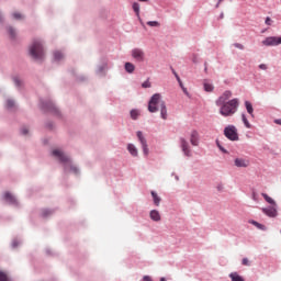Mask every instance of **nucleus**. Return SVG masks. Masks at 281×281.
I'll return each instance as SVG.
<instances>
[{"mask_svg":"<svg viewBox=\"0 0 281 281\" xmlns=\"http://www.w3.org/2000/svg\"><path fill=\"white\" fill-rule=\"evenodd\" d=\"M53 157H55L59 164H63L64 166V172H74V175H79L80 173V169H78V167L71 165V159L65 155V153H63L59 149H54L52 151Z\"/></svg>","mask_w":281,"mask_h":281,"instance_id":"obj_1","label":"nucleus"},{"mask_svg":"<svg viewBox=\"0 0 281 281\" xmlns=\"http://www.w3.org/2000/svg\"><path fill=\"white\" fill-rule=\"evenodd\" d=\"M30 56L34 60H43L45 58V48L43 47V41L34 40L30 46Z\"/></svg>","mask_w":281,"mask_h":281,"instance_id":"obj_2","label":"nucleus"},{"mask_svg":"<svg viewBox=\"0 0 281 281\" xmlns=\"http://www.w3.org/2000/svg\"><path fill=\"white\" fill-rule=\"evenodd\" d=\"M239 104L238 98L228 100L226 104L220 108V115H223V117H231V115H234V113L238 111Z\"/></svg>","mask_w":281,"mask_h":281,"instance_id":"obj_3","label":"nucleus"},{"mask_svg":"<svg viewBox=\"0 0 281 281\" xmlns=\"http://www.w3.org/2000/svg\"><path fill=\"white\" fill-rule=\"evenodd\" d=\"M40 109L43 111V113H52L53 115H56L57 117H60V110L56 108V103L52 100H43L40 101Z\"/></svg>","mask_w":281,"mask_h":281,"instance_id":"obj_4","label":"nucleus"},{"mask_svg":"<svg viewBox=\"0 0 281 281\" xmlns=\"http://www.w3.org/2000/svg\"><path fill=\"white\" fill-rule=\"evenodd\" d=\"M161 94L155 93L148 102L149 113H157V111H159V108L161 106Z\"/></svg>","mask_w":281,"mask_h":281,"instance_id":"obj_5","label":"nucleus"},{"mask_svg":"<svg viewBox=\"0 0 281 281\" xmlns=\"http://www.w3.org/2000/svg\"><path fill=\"white\" fill-rule=\"evenodd\" d=\"M224 135L229 142H238V130L234 125H228L224 128Z\"/></svg>","mask_w":281,"mask_h":281,"instance_id":"obj_6","label":"nucleus"},{"mask_svg":"<svg viewBox=\"0 0 281 281\" xmlns=\"http://www.w3.org/2000/svg\"><path fill=\"white\" fill-rule=\"evenodd\" d=\"M136 137L142 146L144 157H148L150 149H148V142L146 140V137H144V133L142 131H137Z\"/></svg>","mask_w":281,"mask_h":281,"instance_id":"obj_7","label":"nucleus"},{"mask_svg":"<svg viewBox=\"0 0 281 281\" xmlns=\"http://www.w3.org/2000/svg\"><path fill=\"white\" fill-rule=\"evenodd\" d=\"M261 212L265 216H268V218H276L278 217V204L261 207Z\"/></svg>","mask_w":281,"mask_h":281,"instance_id":"obj_8","label":"nucleus"},{"mask_svg":"<svg viewBox=\"0 0 281 281\" xmlns=\"http://www.w3.org/2000/svg\"><path fill=\"white\" fill-rule=\"evenodd\" d=\"M261 43L265 47H278L281 45V36H268Z\"/></svg>","mask_w":281,"mask_h":281,"instance_id":"obj_9","label":"nucleus"},{"mask_svg":"<svg viewBox=\"0 0 281 281\" xmlns=\"http://www.w3.org/2000/svg\"><path fill=\"white\" fill-rule=\"evenodd\" d=\"M132 58H134V60L137 63H144L146 54L142 48H134L132 49Z\"/></svg>","mask_w":281,"mask_h":281,"instance_id":"obj_10","label":"nucleus"},{"mask_svg":"<svg viewBox=\"0 0 281 281\" xmlns=\"http://www.w3.org/2000/svg\"><path fill=\"white\" fill-rule=\"evenodd\" d=\"M180 146L184 157H192V151L190 150V145L186 138H180Z\"/></svg>","mask_w":281,"mask_h":281,"instance_id":"obj_11","label":"nucleus"},{"mask_svg":"<svg viewBox=\"0 0 281 281\" xmlns=\"http://www.w3.org/2000/svg\"><path fill=\"white\" fill-rule=\"evenodd\" d=\"M3 199L7 203H9V205H14L15 207H18L19 201L14 195H12V193L7 191L3 195Z\"/></svg>","mask_w":281,"mask_h":281,"instance_id":"obj_12","label":"nucleus"},{"mask_svg":"<svg viewBox=\"0 0 281 281\" xmlns=\"http://www.w3.org/2000/svg\"><path fill=\"white\" fill-rule=\"evenodd\" d=\"M159 109L161 120H168V108L166 106V101L160 102Z\"/></svg>","mask_w":281,"mask_h":281,"instance_id":"obj_13","label":"nucleus"},{"mask_svg":"<svg viewBox=\"0 0 281 281\" xmlns=\"http://www.w3.org/2000/svg\"><path fill=\"white\" fill-rule=\"evenodd\" d=\"M235 166L236 168H247L249 166V160L245 158H236Z\"/></svg>","mask_w":281,"mask_h":281,"instance_id":"obj_14","label":"nucleus"},{"mask_svg":"<svg viewBox=\"0 0 281 281\" xmlns=\"http://www.w3.org/2000/svg\"><path fill=\"white\" fill-rule=\"evenodd\" d=\"M106 67H109V64L106 63V60H104L102 63V65H99L97 68V76H106V74L104 71H106Z\"/></svg>","mask_w":281,"mask_h":281,"instance_id":"obj_15","label":"nucleus"},{"mask_svg":"<svg viewBox=\"0 0 281 281\" xmlns=\"http://www.w3.org/2000/svg\"><path fill=\"white\" fill-rule=\"evenodd\" d=\"M190 142L192 146H199V132H196V130L191 132Z\"/></svg>","mask_w":281,"mask_h":281,"instance_id":"obj_16","label":"nucleus"},{"mask_svg":"<svg viewBox=\"0 0 281 281\" xmlns=\"http://www.w3.org/2000/svg\"><path fill=\"white\" fill-rule=\"evenodd\" d=\"M149 217L155 223H159V221H161V214H159V211H157V210H151L149 213Z\"/></svg>","mask_w":281,"mask_h":281,"instance_id":"obj_17","label":"nucleus"},{"mask_svg":"<svg viewBox=\"0 0 281 281\" xmlns=\"http://www.w3.org/2000/svg\"><path fill=\"white\" fill-rule=\"evenodd\" d=\"M127 150L130 155H132V157H137V155H139L137 147H135V145H133L132 143L127 144Z\"/></svg>","mask_w":281,"mask_h":281,"instance_id":"obj_18","label":"nucleus"},{"mask_svg":"<svg viewBox=\"0 0 281 281\" xmlns=\"http://www.w3.org/2000/svg\"><path fill=\"white\" fill-rule=\"evenodd\" d=\"M203 89L206 93H212V91H214V85L210 83L207 79H205L203 82Z\"/></svg>","mask_w":281,"mask_h":281,"instance_id":"obj_19","label":"nucleus"},{"mask_svg":"<svg viewBox=\"0 0 281 281\" xmlns=\"http://www.w3.org/2000/svg\"><path fill=\"white\" fill-rule=\"evenodd\" d=\"M150 194L153 198L154 205H156V207H159L161 203V198L155 191H151Z\"/></svg>","mask_w":281,"mask_h":281,"instance_id":"obj_20","label":"nucleus"},{"mask_svg":"<svg viewBox=\"0 0 281 281\" xmlns=\"http://www.w3.org/2000/svg\"><path fill=\"white\" fill-rule=\"evenodd\" d=\"M52 214H54L53 209H43L42 212H41V217L42 218H49V216H52Z\"/></svg>","mask_w":281,"mask_h":281,"instance_id":"obj_21","label":"nucleus"},{"mask_svg":"<svg viewBox=\"0 0 281 281\" xmlns=\"http://www.w3.org/2000/svg\"><path fill=\"white\" fill-rule=\"evenodd\" d=\"M226 103H227V99L223 95H220L215 101L216 106H220V109L225 106Z\"/></svg>","mask_w":281,"mask_h":281,"instance_id":"obj_22","label":"nucleus"},{"mask_svg":"<svg viewBox=\"0 0 281 281\" xmlns=\"http://www.w3.org/2000/svg\"><path fill=\"white\" fill-rule=\"evenodd\" d=\"M245 106H246V111L250 115V117H254V104H251L250 101H245Z\"/></svg>","mask_w":281,"mask_h":281,"instance_id":"obj_23","label":"nucleus"},{"mask_svg":"<svg viewBox=\"0 0 281 281\" xmlns=\"http://www.w3.org/2000/svg\"><path fill=\"white\" fill-rule=\"evenodd\" d=\"M261 196L265 199L266 203H269V205H278L276 200H273L269 194L267 193H261Z\"/></svg>","mask_w":281,"mask_h":281,"instance_id":"obj_24","label":"nucleus"},{"mask_svg":"<svg viewBox=\"0 0 281 281\" xmlns=\"http://www.w3.org/2000/svg\"><path fill=\"white\" fill-rule=\"evenodd\" d=\"M250 224L254 225L255 227H257V229H260L261 232H267V226L259 222L251 220Z\"/></svg>","mask_w":281,"mask_h":281,"instance_id":"obj_25","label":"nucleus"},{"mask_svg":"<svg viewBox=\"0 0 281 281\" xmlns=\"http://www.w3.org/2000/svg\"><path fill=\"white\" fill-rule=\"evenodd\" d=\"M171 74H173L179 87H183V81H181V77H179V74H177V70L172 66H170Z\"/></svg>","mask_w":281,"mask_h":281,"instance_id":"obj_26","label":"nucleus"},{"mask_svg":"<svg viewBox=\"0 0 281 281\" xmlns=\"http://www.w3.org/2000/svg\"><path fill=\"white\" fill-rule=\"evenodd\" d=\"M229 278L232 281H245V278H243L238 272H232L229 274Z\"/></svg>","mask_w":281,"mask_h":281,"instance_id":"obj_27","label":"nucleus"},{"mask_svg":"<svg viewBox=\"0 0 281 281\" xmlns=\"http://www.w3.org/2000/svg\"><path fill=\"white\" fill-rule=\"evenodd\" d=\"M7 32L12 41L16 38V31L12 26H7Z\"/></svg>","mask_w":281,"mask_h":281,"instance_id":"obj_28","label":"nucleus"},{"mask_svg":"<svg viewBox=\"0 0 281 281\" xmlns=\"http://www.w3.org/2000/svg\"><path fill=\"white\" fill-rule=\"evenodd\" d=\"M124 67L127 74H133V71H135V65H133L131 61L125 63Z\"/></svg>","mask_w":281,"mask_h":281,"instance_id":"obj_29","label":"nucleus"},{"mask_svg":"<svg viewBox=\"0 0 281 281\" xmlns=\"http://www.w3.org/2000/svg\"><path fill=\"white\" fill-rule=\"evenodd\" d=\"M131 119L132 120H138L139 119V110L133 109L130 112Z\"/></svg>","mask_w":281,"mask_h":281,"instance_id":"obj_30","label":"nucleus"},{"mask_svg":"<svg viewBox=\"0 0 281 281\" xmlns=\"http://www.w3.org/2000/svg\"><path fill=\"white\" fill-rule=\"evenodd\" d=\"M215 144H216L217 148L221 150V153H223L224 155H229V151L227 149H225V147H223V145H221V142L218 139L215 140Z\"/></svg>","mask_w":281,"mask_h":281,"instance_id":"obj_31","label":"nucleus"},{"mask_svg":"<svg viewBox=\"0 0 281 281\" xmlns=\"http://www.w3.org/2000/svg\"><path fill=\"white\" fill-rule=\"evenodd\" d=\"M132 8H133V11L135 12L137 19H139V2H133Z\"/></svg>","mask_w":281,"mask_h":281,"instance_id":"obj_32","label":"nucleus"},{"mask_svg":"<svg viewBox=\"0 0 281 281\" xmlns=\"http://www.w3.org/2000/svg\"><path fill=\"white\" fill-rule=\"evenodd\" d=\"M54 60L56 63H59V60H63V53H60L59 50H55L54 52Z\"/></svg>","mask_w":281,"mask_h":281,"instance_id":"obj_33","label":"nucleus"},{"mask_svg":"<svg viewBox=\"0 0 281 281\" xmlns=\"http://www.w3.org/2000/svg\"><path fill=\"white\" fill-rule=\"evenodd\" d=\"M241 120L246 128H251V123H249V120H247V115H245V113L241 114Z\"/></svg>","mask_w":281,"mask_h":281,"instance_id":"obj_34","label":"nucleus"},{"mask_svg":"<svg viewBox=\"0 0 281 281\" xmlns=\"http://www.w3.org/2000/svg\"><path fill=\"white\" fill-rule=\"evenodd\" d=\"M5 109H8V111L14 109V100L8 99L5 102Z\"/></svg>","mask_w":281,"mask_h":281,"instance_id":"obj_35","label":"nucleus"},{"mask_svg":"<svg viewBox=\"0 0 281 281\" xmlns=\"http://www.w3.org/2000/svg\"><path fill=\"white\" fill-rule=\"evenodd\" d=\"M0 281H12L8 278V274L3 271H0Z\"/></svg>","mask_w":281,"mask_h":281,"instance_id":"obj_36","label":"nucleus"},{"mask_svg":"<svg viewBox=\"0 0 281 281\" xmlns=\"http://www.w3.org/2000/svg\"><path fill=\"white\" fill-rule=\"evenodd\" d=\"M19 245H21V241L16 238H14L11 243L12 249H16V247H19Z\"/></svg>","mask_w":281,"mask_h":281,"instance_id":"obj_37","label":"nucleus"},{"mask_svg":"<svg viewBox=\"0 0 281 281\" xmlns=\"http://www.w3.org/2000/svg\"><path fill=\"white\" fill-rule=\"evenodd\" d=\"M147 25H149V27H159V22L158 21H148Z\"/></svg>","mask_w":281,"mask_h":281,"instance_id":"obj_38","label":"nucleus"},{"mask_svg":"<svg viewBox=\"0 0 281 281\" xmlns=\"http://www.w3.org/2000/svg\"><path fill=\"white\" fill-rule=\"evenodd\" d=\"M12 16L15 19V21H21L23 19V15L19 12L12 13Z\"/></svg>","mask_w":281,"mask_h":281,"instance_id":"obj_39","label":"nucleus"},{"mask_svg":"<svg viewBox=\"0 0 281 281\" xmlns=\"http://www.w3.org/2000/svg\"><path fill=\"white\" fill-rule=\"evenodd\" d=\"M13 82L18 89H21V79L19 77H13Z\"/></svg>","mask_w":281,"mask_h":281,"instance_id":"obj_40","label":"nucleus"},{"mask_svg":"<svg viewBox=\"0 0 281 281\" xmlns=\"http://www.w3.org/2000/svg\"><path fill=\"white\" fill-rule=\"evenodd\" d=\"M180 88L183 91L184 95H187V98H192V95L188 91V88H186V86H183V83H182V87H180Z\"/></svg>","mask_w":281,"mask_h":281,"instance_id":"obj_41","label":"nucleus"},{"mask_svg":"<svg viewBox=\"0 0 281 281\" xmlns=\"http://www.w3.org/2000/svg\"><path fill=\"white\" fill-rule=\"evenodd\" d=\"M222 95H223V97L226 99V101H227V100H229V98H232V91L226 90V91L223 92Z\"/></svg>","mask_w":281,"mask_h":281,"instance_id":"obj_42","label":"nucleus"},{"mask_svg":"<svg viewBox=\"0 0 281 281\" xmlns=\"http://www.w3.org/2000/svg\"><path fill=\"white\" fill-rule=\"evenodd\" d=\"M143 89H150L151 85L150 81L147 79L142 83Z\"/></svg>","mask_w":281,"mask_h":281,"instance_id":"obj_43","label":"nucleus"},{"mask_svg":"<svg viewBox=\"0 0 281 281\" xmlns=\"http://www.w3.org/2000/svg\"><path fill=\"white\" fill-rule=\"evenodd\" d=\"M46 128H48L49 131H52V128H54V123L52 121H48L46 124H45Z\"/></svg>","mask_w":281,"mask_h":281,"instance_id":"obj_44","label":"nucleus"},{"mask_svg":"<svg viewBox=\"0 0 281 281\" xmlns=\"http://www.w3.org/2000/svg\"><path fill=\"white\" fill-rule=\"evenodd\" d=\"M20 133H21V135H27V133H30V131L27 130V127H22L20 130Z\"/></svg>","mask_w":281,"mask_h":281,"instance_id":"obj_45","label":"nucleus"},{"mask_svg":"<svg viewBox=\"0 0 281 281\" xmlns=\"http://www.w3.org/2000/svg\"><path fill=\"white\" fill-rule=\"evenodd\" d=\"M265 23H266V25H272L273 20H271V18L267 16Z\"/></svg>","mask_w":281,"mask_h":281,"instance_id":"obj_46","label":"nucleus"},{"mask_svg":"<svg viewBox=\"0 0 281 281\" xmlns=\"http://www.w3.org/2000/svg\"><path fill=\"white\" fill-rule=\"evenodd\" d=\"M234 47H236L237 49H245V46L240 43H235Z\"/></svg>","mask_w":281,"mask_h":281,"instance_id":"obj_47","label":"nucleus"},{"mask_svg":"<svg viewBox=\"0 0 281 281\" xmlns=\"http://www.w3.org/2000/svg\"><path fill=\"white\" fill-rule=\"evenodd\" d=\"M241 265H244L245 267H249V259L244 258V259L241 260Z\"/></svg>","mask_w":281,"mask_h":281,"instance_id":"obj_48","label":"nucleus"},{"mask_svg":"<svg viewBox=\"0 0 281 281\" xmlns=\"http://www.w3.org/2000/svg\"><path fill=\"white\" fill-rule=\"evenodd\" d=\"M77 80H78L79 82H85V80H87V77L80 76V77L77 78Z\"/></svg>","mask_w":281,"mask_h":281,"instance_id":"obj_49","label":"nucleus"},{"mask_svg":"<svg viewBox=\"0 0 281 281\" xmlns=\"http://www.w3.org/2000/svg\"><path fill=\"white\" fill-rule=\"evenodd\" d=\"M259 69H262L263 71H266V69H267V64H260V65H259Z\"/></svg>","mask_w":281,"mask_h":281,"instance_id":"obj_50","label":"nucleus"},{"mask_svg":"<svg viewBox=\"0 0 281 281\" xmlns=\"http://www.w3.org/2000/svg\"><path fill=\"white\" fill-rule=\"evenodd\" d=\"M252 200L258 201V193L256 191L252 192Z\"/></svg>","mask_w":281,"mask_h":281,"instance_id":"obj_51","label":"nucleus"},{"mask_svg":"<svg viewBox=\"0 0 281 281\" xmlns=\"http://www.w3.org/2000/svg\"><path fill=\"white\" fill-rule=\"evenodd\" d=\"M143 281H153V278H150L149 276H145V277L143 278Z\"/></svg>","mask_w":281,"mask_h":281,"instance_id":"obj_52","label":"nucleus"},{"mask_svg":"<svg viewBox=\"0 0 281 281\" xmlns=\"http://www.w3.org/2000/svg\"><path fill=\"white\" fill-rule=\"evenodd\" d=\"M137 19H138L140 25H142L143 27H146V25L144 24V20H142V16L139 15V18H137Z\"/></svg>","mask_w":281,"mask_h":281,"instance_id":"obj_53","label":"nucleus"},{"mask_svg":"<svg viewBox=\"0 0 281 281\" xmlns=\"http://www.w3.org/2000/svg\"><path fill=\"white\" fill-rule=\"evenodd\" d=\"M46 254H47V256H54V254H52V249H49V248H46Z\"/></svg>","mask_w":281,"mask_h":281,"instance_id":"obj_54","label":"nucleus"},{"mask_svg":"<svg viewBox=\"0 0 281 281\" xmlns=\"http://www.w3.org/2000/svg\"><path fill=\"white\" fill-rule=\"evenodd\" d=\"M274 124H278L279 126H281V119L274 120Z\"/></svg>","mask_w":281,"mask_h":281,"instance_id":"obj_55","label":"nucleus"},{"mask_svg":"<svg viewBox=\"0 0 281 281\" xmlns=\"http://www.w3.org/2000/svg\"><path fill=\"white\" fill-rule=\"evenodd\" d=\"M221 3H223V0H218L217 3L215 4V8H220Z\"/></svg>","mask_w":281,"mask_h":281,"instance_id":"obj_56","label":"nucleus"},{"mask_svg":"<svg viewBox=\"0 0 281 281\" xmlns=\"http://www.w3.org/2000/svg\"><path fill=\"white\" fill-rule=\"evenodd\" d=\"M204 71L207 74V63H204Z\"/></svg>","mask_w":281,"mask_h":281,"instance_id":"obj_57","label":"nucleus"},{"mask_svg":"<svg viewBox=\"0 0 281 281\" xmlns=\"http://www.w3.org/2000/svg\"><path fill=\"white\" fill-rule=\"evenodd\" d=\"M224 18H225V13L222 12V13L220 14V19H224Z\"/></svg>","mask_w":281,"mask_h":281,"instance_id":"obj_58","label":"nucleus"},{"mask_svg":"<svg viewBox=\"0 0 281 281\" xmlns=\"http://www.w3.org/2000/svg\"><path fill=\"white\" fill-rule=\"evenodd\" d=\"M0 23H3V15L0 14Z\"/></svg>","mask_w":281,"mask_h":281,"instance_id":"obj_59","label":"nucleus"},{"mask_svg":"<svg viewBox=\"0 0 281 281\" xmlns=\"http://www.w3.org/2000/svg\"><path fill=\"white\" fill-rule=\"evenodd\" d=\"M140 1L142 3H148V0H138Z\"/></svg>","mask_w":281,"mask_h":281,"instance_id":"obj_60","label":"nucleus"},{"mask_svg":"<svg viewBox=\"0 0 281 281\" xmlns=\"http://www.w3.org/2000/svg\"><path fill=\"white\" fill-rule=\"evenodd\" d=\"M176 181H179V176L175 175Z\"/></svg>","mask_w":281,"mask_h":281,"instance_id":"obj_61","label":"nucleus"},{"mask_svg":"<svg viewBox=\"0 0 281 281\" xmlns=\"http://www.w3.org/2000/svg\"><path fill=\"white\" fill-rule=\"evenodd\" d=\"M160 281H166V278H164V277H162V278H160Z\"/></svg>","mask_w":281,"mask_h":281,"instance_id":"obj_62","label":"nucleus"},{"mask_svg":"<svg viewBox=\"0 0 281 281\" xmlns=\"http://www.w3.org/2000/svg\"><path fill=\"white\" fill-rule=\"evenodd\" d=\"M221 188H222V187H221V186H218V187H217V190H221Z\"/></svg>","mask_w":281,"mask_h":281,"instance_id":"obj_63","label":"nucleus"},{"mask_svg":"<svg viewBox=\"0 0 281 281\" xmlns=\"http://www.w3.org/2000/svg\"><path fill=\"white\" fill-rule=\"evenodd\" d=\"M193 63H196V58H193Z\"/></svg>","mask_w":281,"mask_h":281,"instance_id":"obj_64","label":"nucleus"}]
</instances>
